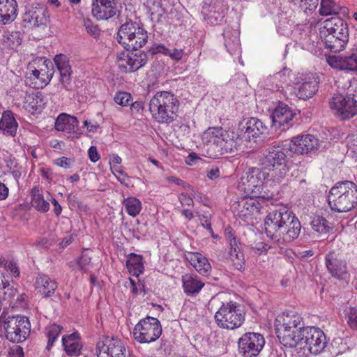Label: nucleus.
Masks as SVG:
<instances>
[{"instance_id":"obj_1","label":"nucleus","mask_w":357,"mask_h":357,"mask_svg":"<svg viewBox=\"0 0 357 357\" xmlns=\"http://www.w3.org/2000/svg\"><path fill=\"white\" fill-rule=\"evenodd\" d=\"M264 231L273 245L282 248L296 239L301 224L296 215L286 206L271 210L264 220Z\"/></svg>"},{"instance_id":"obj_2","label":"nucleus","mask_w":357,"mask_h":357,"mask_svg":"<svg viewBox=\"0 0 357 357\" xmlns=\"http://www.w3.org/2000/svg\"><path fill=\"white\" fill-rule=\"evenodd\" d=\"M238 139L234 132L221 127L209 128L202 136L207 156L210 158H218L225 153H233L237 149Z\"/></svg>"},{"instance_id":"obj_3","label":"nucleus","mask_w":357,"mask_h":357,"mask_svg":"<svg viewBox=\"0 0 357 357\" xmlns=\"http://www.w3.org/2000/svg\"><path fill=\"white\" fill-rule=\"evenodd\" d=\"M328 204L332 211L344 213L357 204V185L350 181L337 182L330 190Z\"/></svg>"},{"instance_id":"obj_4","label":"nucleus","mask_w":357,"mask_h":357,"mask_svg":"<svg viewBox=\"0 0 357 357\" xmlns=\"http://www.w3.org/2000/svg\"><path fill=\"white\" fill-rule=\"evenodd\" d=\"M278 337L286 347L293 348L297 336L306 328L303 318L298 313L289 311L283 312L276 319Z\"/></svg>"},{"instance_id":"obj_5","label":"nucleus","mask_w":357,"mask_h":357,"mask_svg":"<svg viewBox=\"0 0 357 357\" xmlns=\"http://www.w3.org/2000/svg\"><path fill=\"white\" fill-rule=\"evenodd\" d=\"M293 345L301 356L318 355L325 351L328 345L326 335L319 328L306 326Z\"/></svg>"},{"instance_id":"obj_6","label":"nucleus","mask_w":357,"mask_h":357,"mask_svg":"<svg viewBox=\"0 0 357 357\" xmlns=\"http://www.w3.org/2000/svg\"><path fill=\"white\" fill-rule=\"evenodd\" d=\"M178 105L179 101L176 97L164 91L157 92L151 99L149 110L158 122L169 123L175 119Z\"/></svg>"},{"instance_id":"obj_7","label":"nucleus","mask_w":357,"mask_h":357,"mask_svg":"<svg viewBox=\"0 0 357 357\" xmlns=\"http://www.w3.org/2000/svg\"><path fill=\"white\" fill-rule=\"evenodd\" d=\"M31 332V324L25 316L13 315L6 317L3 312L0 316V336H4L13 343L24 342Z\"/></svg>"},{"instance_id":"obj_8","label":"nucleus","mask_w":357,"mask_h":357,"mask_svg":"<svg viewBox=\"0 0 357 357\" xmlns=\"http://www.w3.org/2000/svg\"><path fill=\"white\" fill-rule=\"evenodd\" d=\"M146 30L136 22L127 21L119 29L116 40L127 51L142 47L148 41Z\"/></svg>"},{"instance_id":"obj_9","label":"nucleus","mask_w":357,"mask_h":357,"mask_svg":"<svg viewBox=\"0 0 357 357\" xmlns=\"http://www.w3.org/2000/svg\"><path fill=\"white\" fill-rule=\"evenodd\" d=\"M217 325L229 330L239 328L245 321V313L236 302L223 303L215 314Z\"/></svg>"},{"instance_id":"obj_10","label":"nucleus","mask_w":357,"mask_h":357,"mask_svg":"<svg viewBox=\"0 0 357 357\" xmlns=\"http://www.w3.org/2000/svg\"><path fill=\"white\" fill-rule=\"evenodd\" d=\"M288 159L285 153L279 146H273L266 149L262 158L260 160V165L265 171L273 172L275 176L283 178L287 173Z\"/></svg>"},{"instance_id":"obj_11","label":"nucleus","mask_w":357,"mask_h":357,"mask_svg":"<svg viewBox=\"0 0 357 357\" xmlns=\"http://www.w3.org/2000/svg\"><path fill=\"white\" fill-rule=\"evenodd\" d=\"M162 334V326L156 318L147 317L141 319L133 329L135 339L139 343H150L158 340Z\"/></svg>"},{"instance_id":"obj_12","label":"nucleus","mask_w":357,"mask_h":357,"mask_svg":"<svg viewBox=\"0 0 357 357\" xmlns=\"http://www.w3.org/2000/svg\"><path fill=\"white\" fill-rule=\"evenodd\" d=\"M329 106L342 120L349 119L357 114V100L354 95L335 93L330 100Z\"/></svg>"},{"instance_id":"obj_13","label":"nucleus","mask_w":357,"mask_h":357,"mask_svg":"<svg viewBox=\"0 0 357 357\" xmlns=\"http://www.w3.org/2000/svg\"><path fill=\"white\" fill-rule=\"evenodd\" d=\"M98 357H130L122 340L114 337L102 336L96 344Z\"/></svg>"},{"instance_id":"obj_14","label":"nucleus","mask_w":357,"mask_h":357,"mask_svg":"<svg viewBox=\"0 0 357 357\" xmlns=\"http://www.w3.org/2000/svg\"><path fill=\"white\" fill-rule=\"evenodd\" d=\"M269 174L262 167H251L241 178L245 191L253 197L261 196L264 181L268 178Z\"/></svg>"},{"instance_id":"obj_15","label":"nucleus","mask_w":357,"mask_h":357,"mask_svg":"<svg viewBox=\"0 0 357 357\" xmlns=\"http://www.w3.org/2000/svg\"><path fill=\"white\" fill-rule=\"evenodd\" d=\"M325 266L332 278L344 280L349 278L347 263L338 250H331L325 256Z\"/></svg>"},{"instance_id":"obj_16","label":"nucleus","mask_w":357,"mask_h":357,"mask_svg":"<svg viewBox=\"0 0 357 357\" xmlns=\"http://www.w3.org/2000/svg\"><path fill=\"white\" fill-rule=\"evenodd\" d=\"M148 61L147 54L142 51L131 50L117 55L118 66L121 72L131 73L144 66Z\"/></svg>"},{"instance_id":"obj_17","label":"nucleus","mask_w":357,"mask_h":357,"mask_svg":"<svg viewBox=\"0 0 357 357\" xmlns=\"http://www.w3.org/2000/svg\"><path fill=\"white\" fill-rule=\"evenodd\" d=\"M265 340L262 335L258 333H245L239 338L238 351L243 357H256L262 350Z\"/></svg>"},{"instance_id":"obj_18","label":"nucleus","mask_w":357,"mask_h":357,"mask_svg":"<svg viewBox=\"0 0 357 357\" xmlns=\"http://www.w3.org/2000/svg\"><path fill=\"white\" fill-rule=\"evenodd\" d=\"M284 146L293 153L303 155L317 151L320 146V142L314 135L307 134L293 137Z\"/></svg>"},{"instance_id":"obj_19","label":"nucleus","mask_w":357,"mask_h":357,"mask_svg":"<svg viewBox=\"0 0 357 357\" xmlns=\"http://www.w3.org/2000/svg\"><path fill=\"white\" fill-rule=\"evenodd\" d=\"M227 10L222 0H204L201 13L208 24L216 25L222 22Z\"/></svg>"},{"instance_id":"obj_20","label":"nucleus","mask_w":357,"mask_h":357,"mask_svg":"<svg viewBox=\"0 0 357 357\" xmlns=\"http://www.w3.org/2000/svg\"><path fill=\"white\" fill-rule=\"evenodd\" d=\"M116 13L114 0H92L91 14L98 20H107L116 15Z\"/></svg>"},{"instance_id":"obj_21","label":"nucleus","mask_w":357,"mask_h":357,"mask_svg":"<svg viewBox=\"0 0 357 357\" xmlns=\"http://www.w3.org/2000/svg\"><path fill=\"white\" fill-rule=\"evenodd\" d=\"M295 115L296 114L287 105H280L271 116L273 126L275 128L282 127L283 130L288 129L292 126L291 121Z\"/></svg>"},{"instance_id":"obj_22","label":"nucleus","mask_w":357,"mask_h":357,"mask_svg":"<svg viewBox=\"0 0 357 357\" xmlns=\"http://www.w3.org/2000/svg\"><path fill=\"white\" fill-rule=\"evenodd\" d=\"M321 42L331 52L337 53L342 51L349 41V35H336L322 30Z\"/></svg>"},{"instance_id":"obj_23","label":"nucleus","mask_w":357,"mask_h":357,"mask_svg":"<svg viewBox=\"0 0 357 357\" xmlns=\"http://www.w3.org/2000/svg\"><path fill=\"white\" fill-rule=\"evenodd\" d=\"M319 83V79L316 75L306 76L296 89V96L303 100L312 98L318 91Z\"/></svg>"},{"instance_id":"obj_24","label":"nucleus","mask_w":357,"mask_h":357,"mask_svg":"<svg viewBox=\"0 0 357 357\" xmlns=\"http://www.w3.org/2000/svg\"><path fill=\"white\" fill-rule=\"evenodd\" d=\"M54 63L60 74V82L66 90H71V66L67 56L64 54L56 55L54 59Z\"/></svg>"},{"instance_id":"obj_25","label":"nucleus","mask_w":357,"mask_h":357,"mask_svg":"<svg viewBox=\"0 0 357 357\" xmlns=\"http://www.w3.org/2000/svg\"><path fill=\"white\" fill-rule=\"evenodd\" d=\"M239 36V31L231 27L225 28L222 33L224 45L231 55L238 56L241 55V47Z\"/></svg>"},{"instance_id":"obj_26","label":"nucleus","mask_w":357,"mask_h":357,"mask_svg":"<svg viewBox=\"0 0 357 357\" xmlns=\"http://www.w3.org/2000/svg\"><path fill=\"white\" fill-rule=\"evenodd\" d=\"M45 11L46 10L41 6H26L22 17L23 22L32 26L44 24L46 22Z\"/></svg>"},{"instance_id":"obj_27","label":"nucleus","mask_w":357,"mask_h":357,"mask_svg":"<svg viewBox=\"0 0 357 357\" xmlns=\"http://www.w3.org/2000/svg\"><path fill=\"white\" fill-rule=\"evenodd\" d=\"M266 130L267 126L261 120L257 118H250L242 128L243 137L250 141L264 134Z\"/></svg>"},{"instance_id":"obj_28","label":"nucleus","mask_w":357,"mask_h":357,"mask_svg":"<svg viewBox=\"0 0 357 357\" xmlns=\"http://www.w3.org/2000/svg\"><path fill=\"white\" fill-rule=\"evenodd\" d=\"M17 15L16 0H0V24H8L13 22Z\"/></svg>"},{"instance_id":"obj_29","label":"nucleus","mask_w":357,"mask_h":357,"mask_svg":"<svg viewBox=\"0 0 357 357\" xmlns=\"http://www.w3.org/2000/svg\"><path fill=\"white\" fill-rule=\"evenodd\" d=\"M79 121L75 116L61 114L55 121V129L58 131H63L66 133H78Z\"/></svg>"},{"instance_id":"obj_30","label":"nucleus","mask_w":357,"mask_h":357,"mask_svg":"<svg viewBox=\"0 0 357 357\" xmlns=\"http://www.w3.org/2000/svg\"><path fill=\"white\" fill-rule=\"evenodd\" d=\"M319 13L321 16L342 15L346 17L349 14V9L340 6L334 0H321Z\"/></svg>"},{"instance_id":"obj_31","label":"nucleus","mask_w":357,"mask_h":357,"mask_svg":"<svg viewBox=\"0 0 357 357\" xmlns=\"http://www.w3.org/2000/svg\"><path fill=\"white\" fill-rule=\"evenodd\" d=\"M182 283L184 293L189 296H197L204 286L197 276L191 274L183 275Z\"/></svg>"},{"instance_id":"obj_32","label":"nucleus","mask_w":357,"mask_h":357,"mask_svg":"<svg viewBox=\"0 0 357 357\" xmlns=\"http://www.w3.org/2000/svg\"><path fill=\"white\" fill-rule=\"evenodd\" d=\"M238 206L240 217L245 219L259 213L261 210V204L252 197L243 199L238 202Z\"/></svg>"},{"instance_id":"obj_33","label":"nucleus","mask_w":357,"mask_h":357,"mask_svg":"<svg viewBox=\"0 0 357 357\" xmlns=\"http://www.w3.org/2000/svg\"><path fill=\"white\" fill-rule=\"evenodd\" d=\"M17 128L18 123L13 113L10 110L5 111L0 119V131L5 135L14 137Z\"/></svg>"},{"instance_id":"obj_34","label":"nucleus","mask_w":357,"mask_h":357,"mask_svg":"<svg viewBox=\"0 0 357 357\" xmlns=\"http://www.w3.org/2000/svg\"><path fill=\"white\" fill-rule=\"evenodd\" d=\"M46 102L41 92L37 91L26 94L24 101V107L29 112H40Z\"/></svg>"},{"instance_id":"obj_35","label":"nucleus","mask_w":357,"mask_h":357,"mask_svg":"<svg viewBox=\"0 0 357 357\" xmlns=\"http://www.w3.org/2000/svg\"><path fill=\"white\" fill-rule=\"evenodd\" d=\"M62 343L64 350L68 355L77 356L80 354L82 345L79 342L77 333H73L69 335L63 336Z\"/></svg>"},{"instance_id":"obj_36","label":"nucleus","mask_w":357,"mask_h":357,"mask_svg":"<svg viewBox=\"0 0 357 357\" xmlns=\"http://www.w3.org/2000/svg\"><path fill=\"white\" fill-rule=\"evenodd\" d=\"M36 287L45 297H50L54 294L57 284L47 275H43L36 278Z\"/></svg>"},{"instance_id":"obj_37","label":"nucleus","mask_w":357,"mask_h":357,"mask_svg":"<svg viewBox=\"0 0 357 357\" xmlns=\"http://www.w3.org/2000/svg\"><path fill=\"white\" fill-rule=\"evenodd\" d=\"M324 30L336 35H349L347 24L341 17H331L325 21Z\"/></svg>"},{"instance_id":"obj_38","label":"nucleus","mask_w":357,"mask_h":357,"mask_svg":"<svg viewBox=\"0 0 357 357\" xmlns=\"http://www.w3.org/2000/svg\"><path fill=\"white\" fill-rule=\"evenodd\" d=\"M190 264L202 275H207L211 271V265L207 259L198 252L192 253L187 258Z\"/></svg>"},{"instance_id":"obj_39","label":"nucleus","mask_w":357,"mask_h":357,"mask_svg":"<svg viewBox=\"0 0 357 357\" xmlns=\"http://www.w3.org/2000/svg\"><path fill=\"white\" fill-rule=\"evenodd\" d=\"M143 257L140 255L130 253L127 257L126 266L130 273L138 276L142 273L144 269Z\"/></svg>"},{"instance_id":"obj_40","label":"nucleus","mask_w":357,"mask_h":357,"mask_svg":"<svg viewBox=\"0 0 357 357\" xmlns=\"http://www.w3.org/2000/svg\"><path fill=\"white\" fill-rule=\"evenodd\" d=\"M31 205L38 211L45 213L49 211L50 204L44 199L40 193L38 188L34 187L31 191Z\"/></svg>"},{"instance_id":"obj_41","label":"nucleus","mask_w":357,"mask_h":357,"mask_svg":"<svg viewBox=\"0 0 357 357\" xmlns=\"http://www.w3.org/2000/svg\"><path fill=\"white\" fill-rule=\"evenodd\" d=\"M22 38L20 31H8L2 36L3 45L9 49H15L21 45Z\"/></svg>"},{"instance_id":"obj_42","label":"nucleus","mask_w":357,"mask_h":357,"mask_svg":"<svg viewBox=\"0 0 357 357\" xmlns=\"http://www.w3.org/2000/svg\"><path fill=\"white\" fill-rule=\"evenodd\" d=\"M126 212L132 217L137 216L142 210L141 202L135 197H128L123 201Z\"/></svg>"},{"instance_id":"obj_43","label":"nucleus","mask_w":357,"mask_h":357,"mask_svg":"<svg viewBox=\"0 0 357 357\" xmlns=\"http://www.w3.org/2000/svg\"><path fill=\"white\" fill-rule=\"evenodd\" d=\"M62 330V327L56 324H53L46 328V336L48 338L46 350L50 351L54 342L57 340Z\"/></svg>"},{"instance_id":"obj_44","label":"nucleus","mask_w":357,"mask_h":357,"mask_svg":"<svg viewBox=\"0 0 357 357\" xmlns=\"http://www.w3.org/2000/svg\"><path fill=\"white\" fill-rule=\"evenodd\" d=\"M26 77L31 82L30 84H32L33 87L36 89H42L48 84V82H43V79L40 78L41 75H38L37 69L32 66H29V71L26 72Z\"/></svg>"},{"instance_id":"obj_45","label":"nucleus","mask_w":357,"mask_h":357,"mask_svg":"<svg viewBox=\"0 0 357 357\" xmlns=\"http://www.w3.org/2000/svg\"><path fill=\"white\" fill-rule=\"evenodd\" d=\"M310 225L312 229L319 234H326L330 229L328 220L322 216H315L312 220Z\"/></svg>"},{"instance_id":"obj_46","label":"nucleus","mask_w":357,"mask_h":357,"mask_svg":"<svg viewBox=\"0 0 357 357\" xmlns=\"http://www.w3.org/2000/svg\"><path fill=\"white\" fill-rule=\"evenodd\" d=\"M294 2L298 5L306 15L312 14L319 5V0H294Z\"/></svg>"},{"instance_id":"obj_47","label":"nucleus","mask_w":357,"mask_h":357,"mask_svg":"<svg viewBox=\"0 0 357 357\" xmlns=\"http://www.w3.org/2000/svg\"><path fill=\"white\" fill-rule=\"evenodd\" d=\"M37 70L38 75H41L40 78L43 79V82L49 83L54 74L52 63L50 61H44L42 66Z\"/></svg>"},{"instance_id":"obj_48","label":"nucleus","mask_w":357,"mask_h":357,"mask_svg":"<svg viewBox=\"0 0 357 357\" xmlns=\"http://www.w3.org/2000/svg\"><path fill=\"white\" fill-rule=\"evenodd\" d=\"M342 70L357 71V54L342 56Z\"/></svg>"},{"instance_id":"obj_49","label":"nucleus","mask_w":357,"mask_h":357,"mask_svg":"<svg viewBox=\"0 0 357 357\" xmlns=\"http://www.w3.org/2000/svg\"><path fill=\"white\" fill-rule=\"evenodd\" d=\"M91 258L86 254H82V256L75 262H71L72 266H74L75 263L77 266L75 270H79L83 272H86L90 266Z\"/></svg>"},{"instance_id":"obj_50","label":"nucleus","mask_w":357,"mask_h":357,"mask_svg":"<svg viewBox=\"0 0 357 357\" xmlns=\"http://www.w3.org/2000/svg\"><path fill=\"white\" fill-rule=\"evenodd\" d=\"M345 316L349 327L357 331V308L349 307L345 310Z\"/></svg>"},{"instance_id":"obj_51","label":"nucleus","mask_w":357,"mask_h":357,"mask_svg":"<svg viewBox=\"0 0 357 357\" xmlns=\"http://www.w3.org/2000/svg\"><path fill=\"white\" fill-rule=\"evenodd\" d=\"M114 100L116 104L125 107L130 105V102L132 101V96L128 92L119 91L115 94Z\"/></svg>"},{"instance_id":"obj_52","label":"nucleus","mask_w":357,"mask_h":357,"mask_svg":"<svg viewBox=\"0 0 357 357\" xmlns=\"http://www.w3.org/2000/svg\"><path fill=\"white\" fill-rule=\"evenodd\" d=\"M17 291V289L13 285H10V284H7L3 289V299L4 301H8L9 305L10 306L11 303L15 299Z\"/></svg>"},{"instance_id":"obj_53","label":"nucleus","mask_w":357,"mask_h":357,"mask_svg":"<svg viewBox=\"0 0 357 357\" xmlns=\"http://www.w3.org/2000/svg\"><path fill=\"white\" fill-rule=\"evenodd\" d=\"M84 26L87 33L93 38H98L100 36V29L98 26L93 24L89 18L84 20Z\"/></svg>"},{"instance_id":"obj_54","label":"nucleus","mask_w":357,"mask_h":357,"mask_svg":"<svg viewBox=\"0 0 357 357\" xmlns=\"http://www.w3.org/2000/svg\"><path fill=\"white\" fill-rule=\"evenodd\" d=\"M28 296L24 293L17 292L15 299L11 303L12 307H24L26 305Z\"/></svg>"},{"instance_id":"obj_55","label":"nucleus","mask_w":357,"mask_h":357,"mask_svg":"<svg viewBox=\"0 0 357 357\" xmlns=\"http://www.w3.org/2000/svg\"><path fill=\"white\" fill-rule=\"evenodd\" d=\"M327 63L332 68L342 70V56H329Z\"/></svg>"},{"instance_id":"obj_56","label":"nucleus","mask_w":357,"mask_h":357,"mask_svg":"<svg viewBox=\"0 0 357 357\" xmlns=\"http://www.w3.org/2000/svg\"><path fill=\"white\" fill-rule=\"evenodd\" d=\"M111 169L116 176L117 180L122 184L128 178V174L119 166H112Z\"/></svg>"},{"instance_id":"obj_57","label":"nucleus","mask_w":357,"mask_h":357,"mask_svg":"<svg viewBox=\"0 0 357 357\" xmlns=\"http://www.w3.org/2000/svg\"><path fill=\"white\" fill-rule=\"evenodd\" d=\"M271 248V246L266 243L259 242L255 244L252 249L255 254L261 255L266 254Z\"/></svg>"},{"instance_id":"obj_58","label":"nucleus","mask_w":357,"mask_h":357,"mask_svg":"<svg viewBox=\"0 0 357 357\" xmlns=\"http://www.w3.org/2000/svg\"><path fill=\"white\" fill-rule=\"evenodd\" d=\"M4 266L6 269L9 271L13 277L17 278L20 275V269L15 261H6Z\"/></svg>"},{"instance_id":"obj_59","label":"nucleus","mask_w":357,"mask_h":357,"mask_svg":"<svg viewBox=\"0 0 357 357\" xmlns=\"http://www.w3.org/2000/svg\"><path fill=\"white\" fill-rule=\"evenodd\" d=\"M178 199L183 206H193L194 205V202L192 197L188 195L187 193H181L178 196Z\"/></svg>"},{"instance_id":"obj_60","label":"nucleus","mask_w":357,"mask_h":357,"mask_svg":"<svg viewBox=\"0 0 357 357\" xmlns=\"http://www.w3.org/2000/svg\"><path fill=\"white\" fill-rule=\"evenodd\" d=\"M184 54L183 50L182 49H169V53L167 54L171 59L178 61L181 60Z\"/></svg>"},{"instance_id":"obj_61","label":"nucleus","mask_w":357,"mask_h":357,"mask_svg":"<svg viewBox=\"0 0 357 357\" xmlns=\"http://www.w3.org/2000/svg\"><path fill=\"white\" fill-rule=\"evenodd\" d=\"M89 157L91 162H96L100 159L99 153L94 146H91L88 151Z\"/></svg>"},{"instance_id":"obj_62","label":"nucleus","mask_w":357,"mask_h":357,"mask_svg":"<svg viewBox=\"0 0 357 357\" xmlns=\"http://www.w3.org/2000/svg\"><path fill=\"white\" fill-rule=\"evenodd\" d=\"M71 160L66 157H61L56 160V164L63 168H70L71 167Z\"/></svg>"},{"instance_id":"obj_63","label":"nucleus","mask_w":357,"mask_h":357,"mask_svg":"<svg viewBox=\"0 0 357 357\" xmlns=\"http://www.w3.org/2000/svg\"><path fill=\"white\" fill-rule=\"evenodd\" d=\"M230 245V256H234V252H236L237 250H241L239 245V241L236 238H233L232 240L228 241Z\"/></svg>"},{"instance_id":"obj_64","label":"nucleus","mask_w":357,"mask_h":357,"mask_svg":"<svg viewBox=\"0 0 357 357\" xmlns=\"http://www.w3.org/2000/svg\"><path fill=\"white\" fill-rule=\"evenodd\" d=\"M152 53H162L165 55H167L169 53V49L166 47L164 45H156L152 48Z\"/></svg>"}]
</instances>
